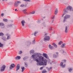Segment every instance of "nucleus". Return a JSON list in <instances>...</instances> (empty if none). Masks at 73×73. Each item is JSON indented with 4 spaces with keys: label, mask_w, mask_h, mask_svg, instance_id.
Here are the masks:
<instances>
[{
    "label": "nucleus",
    "mask_w": 73,
    "mask_h": 73,
    "mask_svg": "<svg viewBox=\"0 0 73 73\" xmlns=\"http://www.w3.org/2000/svg\"><path fill=\"white\" fill-rule=\"evenodd\" d=\"M4 0H6V1H7V0H2V1H4Z\"/></svg>",
    "instance_id": "obj_52"
},
{
    "label": "nucleus",
    "mask_w": 73,
    "mask_h": 73,
    "mask_svg": "<svg viewBox=\"0 0 73 73\" xmlns=\"http://www.w3.org/2000/svg\"><path fill=\"white\" fill-rule=\"evenodd\" d=\"M22 53H23V52H22V51H20V52L19 54H21Z\"/></svg>",
    "instance_id": "obj_39"
},
{
    "label": "nucleus",
    "mask_w": 73,
    "mask_h": 73,
    "mask_svg": "<svg viewBox=\"0 0 73 73\" xmlns=\"http://www.w3.org/2000/svg\"><path fill=\"white\" fill-rule=\"evenodd\" d=\"M6 68V66H5V65L2 66L0 68L1 72H4V71L5 70Z\"/></svg>",
    "instance_id": "obj_4"
},
{
    "label": "nucleus",
    "mask_w": 73,
    "mask_h": 73,
    "mask_svg": "<svg viewBox=\"0 0 73 73\" xmlns=\"http://www.w3.org/2000/svg\"><path fill=\"white\" fill-rule=\"evenodd\" d=\"M21 23L22 24V25L23 27H24L25 25V21L24 20H23L21 21Z\"/></svg>",
    "instance_id": "obj_7"
},
{
    "label": "nucleus",
    "mask_w": 73,
    "mask_h": 73,
    "mask_svg": "<svg viewBox=\"0 0 73 73\" xmlns=\"http://www.w3.org/2000/svg\"><path fill=\"white\" fill-rule=\"evenodd\" d=\"M68 71L69 72H72V70H73V69L70 68H68Z\"/></svg>",
    "instance_id": "obj_26"
},
{
    "label": "nucleus",
    "mask_w": 73,
    "mask_h": 73,
    "mask_svg": "<svg viewBox=\"0 0 73 73\" xmlns=\"http://www.w3.org/2000/svg\"><path fill=\"white\" fill-rule=\"evenodd\" d=\"M23 0L24 1H26V2H27V1H29L30 2V1H30V0Z\"/></svg>",
    "instance_id": "obj_33"
},
{
    "label": "nucleus",
    "mask_w": 73,
    "mask_h": 73,
    "mask_svg": "<svg viewBox=\"0 0 73 73\" xmlns=\"http://www.w3.org/2000/svg\"><path fill=\"white\" fill-rule=\"evenodd\" d=\"M62 41H60L58 43V44L59 45H61V44H62Z\"/></svg>",
    "instance_id": "obj_25"
},
{
    "label": "nucleus",
    "mask_w": 73,
    "mask_h": 73,
    "mask_svg": "<svg viewBox=\"0 0 73 73\" xmlns=\"http://www.w3.org/2000/svg\"><path fill=\"white\" fill-rule=\"evenodd\" d=\"M47 72L45 70H43L42 71V73H46Z\"/></svg>",
    "instance_id": "obj_34"
},
{
    "label": "nucleus",
    "mask_w": 73,
    "mask_h": 73,
    "mask_svg": "<svg viewBox=\"0 0 73 73\" xmlns=\"http://www.w3.org/2000/svg\"><path fill=\"white\" fill-rule=\"evenodd\" d=\"M15 11H17V9H15Z\"/></svg>",
    "instance_id": "obj_53"
},
{
    "label": "nucleus",
    "mask_w": 73,
    "mask_h": 73,
    "mask_svg": "<svg viewBox=\"0 0 73 73\" xmlns=\"http://www.w3.org/2000/svg\"><path fill=\"white\" fill-rule=\"evenodd\" d=\"M56 54H58V52H56Z\"/></svg>",
    "instance_id": "obj_47"
},
{
    "label": "nucleus",
    "mask_w": 73,
    "mask_h": 73,
    "mask_svg": "<svg viewBox=\"0 0 73 73\" xmlns=\"http://www.w3.org/2000/svg\"><path fill=\"white\" fill-rule=\"evenodd\" d=\"M21 58V57L20 56H17L15 57V59L16 60H20Z\"/></svg>",
    "instance_id": "obj_17"
},
{
    "label": "nucleus",
    "mask_w": 73,
    "mask_h": 73,
    "mask_svg": "<svg viewBox=\"0 0 73 73\" xmlns=\"http://www.w3.org/2000/svg\"><path fill=\"white\" fill-rule=\"evenodd\" d=\"M35 40H34L33 41V44H35Z\"/></svg>",
    "instance_id": "obj_40"
},
{
    "label": "nucleus",
    "mask_w": 73,
    "mask_h": 73,
    "mask_svg": "<svg viewBox=\"0 0 73 73\" xmlns=\"http://www.w3.org/2000/svg\"><path fill=\"white\" fill-rule=\"evenodd\" d=\"M15 64H12L10 67V69H13V68H15Z\"/></svg>",
    "instance_id": "obj_6"
},
{
    "label": "nucleus",
    "mask_w": 73,
    "mask_h": 73,
    "mask_svg": "<svg viewBox=\"0 0 73 73\" xmlns=\"http://www.w3.org/2000/svg\"><path fill=\"white\" fill-rule=\"evenodd\" d=\"M27 59V58L26 57H25L23 58L24 60H26V59Z\"/></svg>",
    "instance_id": "obj_44"
},
{
    "label": "nucleus",
    "mask_w": 73,
    "mask_h": 73,
    "mask_svg": "<svg viewBox=\"0 0 73 73\" xmlns=\"http://www.w3.org/2000/svg\"><path fill=\"white\" fill-rule=\"evenodd\" d=\"M64 15H65V13H64L63 14H62V17H64Z\"/></svg>",
    "instance_id": "obj_42"
},
{
    "label": "nucleus",
    "mask_w": 73,
    "mask_h": 73,
    "mask_svg": "<svg viewBox=\"0 0 73 73\" xmlns=\"http://www.w3.org/2000/svg\"><path fill=\"white\" fill-rule=\"evenodd\" d=\"M60 66H62V68H64L65 67V64H64L63 65V62H61L60 64Z\"/></svg>",
    "instance_id": "obj_9"
},
{
    "label": "nucleus",
    "mask_w": 73,
    "mask_h": 73,
    "mask_svg": "<svg viewBox=\"0 0 73 73\" xmlns=\"http://www.w3.org/2000/svg\"><path fill=\"white\" fill-rule=\"evenodd\" d=\"M3 21H5V22H7L8 21V20L6 19H3Z\"/></svg>",
    "instance_id": "obj_31"
},
{
    "label": "nucleus",
    "mask_w": 73,
    "mask_h": 73,
    "mask_svg": "<svg viewBox=\"0 0 73 73\" xmlns=\"http://www.w3.org/2000/svg\"><path fill=\"white\" fill-rule=\"evenodd\" d=\"M30 52L31 54H33V53H35V50H31L30 51Z\"/></svg>",
    "instance_id": "obj_14"
},
{
    "label": "nucleus",
    "mask_w": 73,
    "mask_h": 73,
    "mask_svg": "<svg viewBox=\"0 0 73 73\" xmlns=\"http://www.w3.org/2000/svg\"><path fill=\"white\" fill-rule=\"evenodd\" d=\"M28 63L27 62H25V67H27L28 66Z\"/></svg>",
    "instance_id": "obj_22"
},
{
    "label": "nucleus",
    "mask_w": 73,
    "mask_h": 73,
    "mask_svg": "<svg viewBox=\"0 0 73 73\" xmlns=\"http://www.w3.org/2000/svg\"><path fill=\"white\" fill-rule=\"evenodd\" d=\"M26 11H27V9H25L23 10V12H24V13H25V14H26V13H27V12H26Z\"/></svg>",
    "instance_id": "obj_27"
},
{
    "label": "nucleus",
    "mask_w": 73,
    "mask_h": 73,
    "mask_svg": "<svg viewBox=\"0 0 73 73\" xmlns=\"http://www.w3.org/2000/svg\"><path fill=\"white\" fill-rule=\"evenodd\" d=\"M14 5L15 7H18V5H19V4H18V3L17 2H15L14 3Z\"/></svg>",
    "instance_id": "obj_15"
},
{
    "label": "nucleus",
    "mask_w": 73,
    "mask_h": 73,
    "mask_svg": "<svg viewBox=\"0 0 73 73\" xmlns=\"http://www.w3.org/2000/svg\"><path fill=\"white\" fill-rule=\"evenodd\" d=\"M47 33H46L44 35V36L45 37L44 39V41H49L50 40V37L49 36H46Z\"/></svg>",
    "instance_id": "obj_2"
},
{
    "label": "nucleus",
    "mask_w": 73,
    "mask_h": 73,
    "mask_svg": "<svg viewBox=\"0 0 73 73\" xmlns=\"http://www.w3.org/2000/svg\"><path fill=\"white\" fill-rule=\"evenodd\" d=\"M4 15V14L3 13L1 14V17H3V16Z\"/></svg>",
    "instance_id": "obj_36"
},
{
    "label": "nucleus",
    "mask_w": 73,
    "mask_h": 73,
    "mask_svg": "<svg viewBox=\"0 0 73 73\" xmlns=\"http://www.w3.org/2000/svg\"><path fill=\"white\" fill-rule=\"evenodd\" d=\"M72 9V7L70 6H68L67 7V9L69 11H71Z\"/></svg>",
    "instance_id": "obj_10"
},
{
    "label": "nucleus",
    "mask_w": 73,
    "mask_h": 73,
    "mask_svg": "<svg viewBox=\"0 0 73 73\" xmlns=\"http://www.w3.org/2000/svg\"><path fill=\"white\" fill-rule=\"evenodd\" d=\"M25 44L27 46H29L31 44V42L27 41L26 42Z\"/></svg>",
    "instance_id": "obj_5"
},
{
    "label": "nucleus",
    "mask_w": 73,
    "mask_h": 73,
    "mask_svg": "<svg viewBox=\"0 0 73 73\" xmlns=\"http://www.w3.org/2000/svg\"><path fill=\"white\" fill-rule=\"evenodd\" d=\"M53 21H54V20H52V23H53Z\"/></svg>",
    "instance_id": "obj_50"
},
{
    "label": "nucleus",
    "mask_w": 73,
    "mask_h": 73,
    "mask_svg": "<svg viewBox=\"0 0 73 73\" xmlns=\"http://www.w3.org/2000/svg\"><path fill=\"white\" fill-rule=\"evenodd\" d=\"M48 46H49V48L50 49H51V50L53 49V48H54L53 46H51V45L50 44Z\"/></svg>",
    "instance_id": "obj_16"
},
{
    "label": "nucleus",
    "mask_w": 73,
    "mask_h": 73,
    "mask_svg": "<svg viewBox=\"0 0 73 73\" xmlns=\"http://www.w3.org/2000/svg\"><path fill=\"white\" fill-rule=\"evenodd\" d=\"M4 23H0V26H4Z\"/></svg>",
    "instance_id": "obj_30"
},
{
    "label": "nucleus",
    "mask_w": 73,
    "mask_h": 73,
    "mask_svg": "<svg viewBox=\"0 0 73 73\" xmlns=\"http://www.w3.org/2000/svg\"><path fill=\"white\" fill-rule=\"evenodd\" d=\"M53 58H57V55L56 54H53Z\"/></svg>",
    "instance_id": "obj_20"
},
{
    "label": "nucleus",
    "mask_w": 73,
    "mask_h": 73,
    "mask_svg": "<svg viewBox=\"0 0 73 73\" xmlns=\"http://www.w3.org/2000/svg\"><path fill=\"white\" fill-rule=\"evenodd\" d=\"M38 33V31H35L34 32V35L35 36H36V34H37Z\"/></svg>",
    "instance_id": "obj_28"
},
{
    "label": "nucleus",
    "mask_w": 73,
    "mask_h": 73,
    "mask_svg": "<svg viewBox=\"0 0 73 73\" xmlns=\"http://www.w3.org/2000/svg\"><path fill=\"white\" fill-rule=\"evenodd\" d=\"M42 69H43V67H42L40 68V70H42Z\"/></svg>",
    "instance_id": "obj_43"
},
{
    "label": "nucleus",
    "mask_w": 73,
    "mask_h": 73,
    "mask_svg": "<svg viewBox=\"0 0 73 73\" xmlns=\"http://www.w3.org/2000/svg\"><path fill=\"white\" fill-rule=\"evenodd\" d=\"M49 30H50V31H52V27H50V28Z\"/></svg>",
    "instance_id": "obj_46"
},
{
    "label": "nucleus",
    "mask_w": 73,
    "mask_h": 73,
    "mask_svg": "<svg viewBox=\"0 0 73 73\" xmlns=\"http://www.w3.org/2000/svg\"><path fill=\"white\" fill-rule=\"evenodd\" d=\"M17 3H18V4H19V3H20V4L21 3V2L19 1H17Z\"/></svg>",
    "instance_id": "obj_45"
},
{
    "label": "nucleus",
    "mask_w": 73,
    "mask_h": 73,
    "mask_svg": "<svg viewBox=\"0 0 73 73\" xmlns=\"http://www.w3.org/2000/svg\"><path fill=\"white\" fill-rule=\"evenodd\" d=\"M17 11H18V10H17Z\"/></svg>",
    "instance_id": "obj_54"
},
{
    "label": "nucleus",
    "mask_w": 73,
    "mask_h": 73,
    "mask_svg": "<svg viewBox=\"0 0 73 73\" xmlns=\"http://www.w3.org/2000/svg\"><path fill=\"white\" fill-rule=\"evenodd\" d=\"M66 60H62V62H66Z\"/></svg>",
    "instance_id": "obj_37"
},
{
    "label": "nucleus",
    "mask_w": 73,
    "mask_h": 73,
    "mask_svg": "<svg viewBox=\"0 0 73 73\" xmlns=\"http://www.w3.org/2000/svg\"><path fill=\"white\" fill-rule=\"evenodd\" d=\"M3 44H2L0 42V47H3Z\"/></svg>",
    "instance_id": "obj_29"
},
{
    "label": "nucleus",
    "mask_w": 73,
    "mask_h": 73,
    "mask_svg": "<svg viewBox=\"0 0 73 73\" xmlns=\"http://www.w3.org/2000/svg\"><path fill=\"white\" fill-rule=\"evenodd\" d=\"M20 65L19 64H18L17 65V69L16 70V71H17L18 70H19L20 69Z\"/></svg>",
    "instance_id": "obj_12"
},
{
    "label": "nucleus",
    "mask_w": 73,
    "mask_h": 73,
    "mask_svg": "<svg viewBox=\"0 0 73 73\" xmlns=\"http://www.w3.org/2000/svg\"><path fill=\"white\" fill-rule=\"evenodd\" d=\"M65 33H68V27L66 26L65 28Z\"/></svg>",
    "instance_id": "obj_19"
},
{
    "label": "nucleus",
    "mask_w": 73,
    "mask_h": 73,
    "mask_svg": "<svg viewBox=\"0 0 73 73\" xmlns=\"http://www.w3.org/2000/svg\"><path fill=\"white\" fill-rule=\"evenodd\" d=\"M21 69H22L21 72H23L24 70H25V68L24 67H21Z\"/></svg>",
    "instance_id": "obj_23"
},
{
    "label": "nucleus",
    "mask_w": 73,
    "mask_h": 73,
    "mask_svg": "<svg viewBox=\"0 0 73 73\" xmlns=\"http://www.w3.org/2000/svg\"><path fill=\"white\" fill-rule=\"evenodd\" d=\"M70 17V15H66L65 16H64V20L63 22L64 23H65V21H66V19H69Z\"/></svg>",
    "instance_id": "obj_3"
},
{
    "label": "nucleus",
    "mask_w": 73,
    "mask_h": 73,
    "mask_svg": "<svg viewBox=\"0 0 73 73\" xmlns=\"http://www.w3.org/2000/svg\"><path fill=\"white\" fill-rule=\"evenodd\" d=\"M4 36V34L2 33H0V36Z\"/></svg>",
    "instance_id": "obj_32"
},
{
    "label": "nucleus",
    "mask_w": 73,
    "mask_h": 73,
    "mask_svg": "<svg viewBox=\"0 0 73 73\" xmlns=\"http://www.w3.org/2000/svg\"><path fill=\"white\" fill-rule=\"evenodd\" d=\"M55 15H57V13H58V10L57 9H56L55 11Z\"/></svg>",
    "instance_id": "obj_24"
},
{
    "label": "nucleus",
    "mask_w": 73,
    "mask_h": 73,
    "mask_svg": "<svg viewBox=\"0 0 73 73\" xmlns=\"http://www.w3.org/2000/svg\"><path fill=\"white\" fill-rule=\"evenodd\" d=\"M52 67H50V68H48V70H51V69H52Z\"/></svg>",
    "instance_id": "obj_41"
},
{
    "label": "nucleus",
    "mask_w": 73,
    "mask_h": 73,
    "mask_svg": "<svg viewBox=\"0 0 73 73\" xmlns=\"http://www.w3.org/2000/svg\"><path fill=\"white\" fill-rule=\"evenodd\" d=\"M41 54L35 53L31 56L34 60L36 61L37 63V65H46L47 64V60L41 56L39 55Z\"/></svg>",
    "instance_id": "obj_1"
},
{
    "label": "nucleus",
    "mask_w": 73,
    "mask_h": 73,
    "mask_svg": "<svg viewBox=\"0 0 73 73\" xmlns=\"http://www.w3.org/2000/svg\"><path fill=\"white\" fill-rule=\"evenodd\" d=\"M52 19H54V16L52 18Z\"/></svg>",
    "instance_id": "obj_48"
},
{
    "label": "nucleus",
    "mask_w": 73,
    "mask_h": 73,
    "mask_svg": "<svg viewBox=\"0 0 73 73\" xmlns=\"http://www.w3.org/2000/svg\"><path fill=\"white\" fill-rule=\"evenodd\" d=\"M3 40L4 41H6V40H7V39L5 38H3Z\"/></svg>",
    "instance_id": "obj_38"
},
{
    "label": "nucleus",
    "mask_w": 73,
    "mask_h": 73,
    "mask_svg": "<svg viewBox=\"0 0 73 73\" xmlns=\"http://www.w3.org/2000/svg\"><path fill=\"white\" fill-rule=\"evenodd\" d=\"M66 44L65 43H64L61 46V47L62 48H65V45Z\"/></svg>",
    "instance_id": "obj_13"
},
{
    "label": "nucleus",
    "mask_w": 73,
    "mask_h": 73,
    "mask_svg": "<svg viewBox=\"0 0 73 73\" xmlns=\"http://www.w3.org/2000/svg\"><path fill=\"white\" fill-rule=\"evenodd\" d=\"M43 56H44V57H45V58H48V56H47V54L45 53H43Z\"/></svg>",
    "instance_id": "obj_11"
},
{
    "label": "nucleus",
    "mask_w": 73,
    "mask_h": 73,
    "mask_svg": "<svg viewBox=\"0 0 73 73\" xmlns=\"http://www.w3.org/2000/svg\"><path fill=\"white\" fill-rule=\"evenodd\" d=\"M38 23H40V21H38Z\"/></svg>",
    "instance_id": "obj_49"
},
{
    "label": "nucleus",
    "mask_w": 73,
    "mask_h": 73,
    "mask_svg": "<svg viewBox=\"0 0 73 73\" xmlns=\"http://www.w3.org/2000/svg\"><path fill=\"white\" fill-rule=\"evenodd\" d=\"M49 64H52V63H51V62H49Z\"/></svg>",
    "instance_id": "obj_51"
},
{
    "label": "nucleus",
    "mask_w": 73,
    "mask_h": 73,
    "mask_svg": "<svg viewBox=\"0 0 73 73\" xmlns=\"http://www.w3.org/2000/svg\"><path fill=\"white\" fill-rule=\"evenodd\" d=\"M20 7H27V5H25L23 4H22L20 6Z\"/></svg>",
    "instance_id": "obj_21"
},
{
    "label": "nucleus",
    "mask_w": 73,
    "mask_h": 73,
    "mask_svg": "<svg viewBox=\"0 0 73 73\" xmlns=\"http://www.w3.org/2000/svg\"><path fill=\"white\" fill-rule=\"evenodd\" d=\"M6 36H7V40H9V39H10L11 38L10 37V35L9 34L7 33L6 34Z\"/></svg>",
    "instance_id": "obj_8"
},
{
    "label": "nucleus",
    "mask_w": 73,
    "mask_h": 73,
    "mask_svg": "<svg viewBox=\"0 0 73 73\" xmlns=\"http://www.w3.org/2000/svg\"><path fill=\"white\" fill-rule=\"evenodd\" d=\"M35 13V11H33L31 13V14H34Z\"/></svg>",
    "instance_id": "obj_35"
},
{
    "label": "nucleus",
    "mask_w": 73,
    "mask_h": 73,
    "mask_svg": "<svg viewBox=\"0 0 73 73\" xmlns=\"http://www.w3.org/2000/svg\"><path fill=\"white\" fill-rule=\"evenodd\" d=\"M52 45L53 46H54V48H57V45H56V44L54 43H53Z\"/></svg>",
    "instance_id": "obj_18"
}]
</instances>
